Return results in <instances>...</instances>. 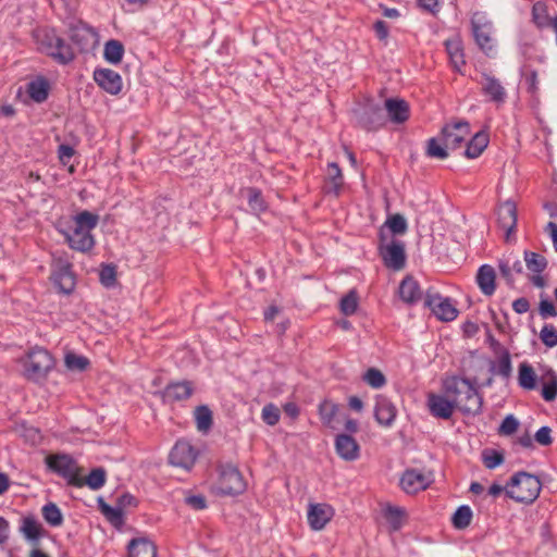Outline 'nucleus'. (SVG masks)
<instances>
[{"label": "nucleus", "instance_id": "1", "mask_svg": "<svg viewBox=\"0 0 557 557\" xmlns=\"http://www.w3.org/2000/svg\"><path fill=\"white\" fill-rule=\"evenodd\" d=\"M443 392L450 398L454 407L463 414L476 416L481 413L483 397L469 379L447 377L443 381Z\"/></svg>", "mask_w": 557, "mask_h": 557}, {"label": "nucleus", "instance_id": "33", "mask_svg": "<svg viewBox=\"0 0 557 557\" xmlns=\"http://www.w3.org/2000/svg\"><path fill=\"white\" fill-rule=\"evenodd\" d=\"M488 145V136L484 132L476 133L467 144L465 156L468 159H475L485 150Z\"/></svg>", "mask_w": 557, "mask_h": 557}, {"label": "nucleus", "instance_id": "4", "mask_svg": "<svg viewBox=\"0 0 557 557\" xmlns=\"http://www.w3.org/2000/svg\"><path fill=\"white\" fill-rule=\"evenodd\" d=\"M542 483L540 479L524 471L511 476L506 485V495L522 504H532L540 495Z\"/></svg>", "mask_w": 557, "mask_h": 557}, {"label": "nucleus", "instance_id": "19", "mask_svg": "<svg viewBox=\"0 0 557 557\" xmlns=\"http://www.w3.org/2000/svg\"><path fill=\"white\" fill-rule=\"evenodd\" d=\"M397 416V409L395 405L385 396H377L374 406V418L375 421L384 426L389 428Z\"/></svg>", "mask_w": 557, "mask_h": 557}, {"label": "nucleus", "instance_id": "23", "mask_svg": "<svg viewBox=\"0 0 557 557\" xmlns=\"http://www.w3.org/2000/svg\"><path fill=\"white\" fill-rule=\"evenodd\" d=\"M344 186V175L338 163L330 162L327 164L325 178V193L338 197Z\"/></svg>", "mask_w": 557, "mask_h": 557}, {"label": "nucleus", "instance_id": "49", "mask_svg": "<svg viewBox=\"0 0 557 557\" xmlns=\"http://www.w3.org/2000/svg\"><path fill=\"white\" fill-rule=\"evenodd\" d=\"M512 366L510 354L508 350H504L500 357L497 360L496 371L495 373L500 375L504 379H509L511 375Z\"/></svg>", "mask_w": 557, "mask_h": 557}, {"label": "nucleus", "instance_id": "44", "mask_svg": "<svg viewBox=\"0 0 557 557\" xmlns=\"http://www.w3.org/2000/svg\"><path fill=\"white\" fill-rule=\"evenodd\" d=\"M99 221V216L90 211L84 210L74 216V227L92 231Z\"/></svg>", "mask_w": 557, "mask_h": 557}, {"label": "nucleus", "instance_id": "63", "mask_svg": "<svg viewBox=\"0 0 557 557\" xmlns=\"http://www.w3.org/2000/svg\"><path fill=\"white\" fill-rule=\"evenodd\" d=\"M498 269L500 275L506 280L509 285L513 284V277L511 274V267L508 261H499Z\"/></svg>", "mask_w": 557, "mask_h": 557}, {"label": "nucleus", "instance_id": "40", "mask_svg": "<svg viewBox=\"0 0 557 557\" xmlns=\"http://www.w3.org/2000/svg\"><path fill=\"white\" fill-rule=\"evenodd\" d=\"M44 520L51 527H60L63 523V515L54 503H48L41 508Z\"/></svg>", "mask_w": 557, "mask_h": 557}, {"label": "nucleus", "instance_id": "32", "mask_svg": "<svg viewBox=\"0 0 557 557\" xmlns=\"http://www.w3.org/2000/svg\"><path fill=\"white\" fill-rule=\"evenodd\" d=\"M27 94L32 100L42 103L49 96V83L46 78L39 77L27 85Z\"/></svg>", "mask_w": 557, "mask_h": 557}, {"label": "nucleus", "instance_id": "5", "mask_svg": "<svg viewBox=\"0 0 557 557\" xmlns=\"http://www.w3.org/2000/svg\"><path fill=\"white\" fill-rule=\"evenodd\" d=\"M218 482L216 490L220 495L236 496L243 494L247 488V483L239 469L232 463H221L216 468Z\"/></svg>", "mask_w": 557, "mask_h": 557}, {"label": "nucleus", "instance_id": "53", "mask_svg": "<svg viewBox=\"0 0 557 557\" xmlns=\"http://www.w3.org/2000/svg\"><path fill=\"white\" fill-rule=\"evenodd\" d=\"M65 364L70 370L84 371L87 369L89 361L86 357L67 354L65 356Z\"/></svg>", "mask_w": 557, "mask_h": 557}, {"label": "nucleus", "instance_id": "11", "mask_svg": "<svg viewBox=\"0 0 557 557\" xmlns=\"http://www.w3.org/2000/svg\"><path fill=\"white\" fill-rule=\"evenodd\" d=\"M197 457L198 451L194 446L188 441L180 440L171 449L169 460L170 463L175 467L190 470L195 465Z\"/></svg>", "mask_w": 557, "mask_h": 557}, {"label": "nucleus", "instance_id": "14", "mask_svg": "<svg viewBox=\"0 0 557 557\" xmlns=\"http://www.w3.org/2000/svg\"><path fill=\"white\" fill-rule=\"evenodd\" d=\"M94 79L100 88L110 95H117L122 90V77L117 72L111 69L95 70Z\"/></svg>", "mask_w": 557, "mask_h": 557}, {"label": "nucleus", "instance_id": "34", "mask_svg": "<svg viewBox=\"0 0 557 557\" xmlns=\"http://www.w3.org/2000/svg\"><path fill=\"white\" fill-rule=\"evenodd\" d=\"M483 92L490 97V99L494 102H504L506 98L505 88L502 86L500 82L492 76H485L483 83Z\"/></svg>", "mask_w": 557, "mask_h": 557}, {"label": "nucleus", "instance_id": "59", "mask_svg": "<svg viewBox=\"0 0 557 557\" xmlns=\"http://www.w3.org/2000/svg\"><path fill=\"white\" fill-rule=\"evenodd\" d=\"M186 504L196 510H202L207 507V499L202 495H191L186 497Z\"/></svg>", "mask_w": 557, "mask_h": 557}, {"label": "nucleus", "instance_id": "16", "mask_svg": "<svg viewBox=\"0 0 557 557\" xmlns=\"http://www.w3.org/2000/svg\"><path fill=\"white\" fill-rule=\"evenodd\" d=\"M193 382L184 380L169 383L161 393L163 401L174 403L186 400L194 394Z\"/></svg>", "mask_w": 557, "mask_h": 557}, {"label": "nucleus", "instance_id": "13", "mask_svg": "<svg viewBox=\"0 0 557 557\" xmlns=\"http://www.w3.org/2000/svg\"><path fill=\"white\" fill-rule=\"evenodd\" d=\"M70 38L81 52H87L97 44V33L82 21L70 27Z\"/></svg>", "mask_w": 557, "mask_h": 557}, {"label": "nucleus", "instance_id": "64", "mask_svg": "<svg viewBox=\"0 0 557 557\" xmlns=\"http://www.w3.org/2000/svg\"><path fill=\"white\" fill-rule=\"evenodd\" d=\"M545 232L550 236L554 248L557 251V224L555 222H548Z\"/></svg>", "mask_w": 557, "mask_h": 557}, {"label": "nucleus", "instance_id": "20", "mask_svg": "<svg viewBox=\"0 0 557 557\" xmlns=\"http://www.w3.org/2000/svg\"><path fill=\"white\" fill-rule=\"evenodd\" d=\"M335 450L346 461L357 460L360 456V446L349 434H338L335 437Z\"/></svg>", "mask_w": 557, "mask_h": 557}, {"label": "nucleus", "instance_id": "39", "mask_svg": "<svg viewBox=\"0 0 557 557\" xmlns=\"http://www.w3.org/2000/svg\"><path fill=\"white\" fill-rule=\"evenodd\" d=\"M524 262L529 271L541 274L547 268V259L534 251H524Z\"/></svg>", "mask_w": 557, "mask_h": 557}, {"label": "nucleus", "instance_id": "31", "mask_svg": "<svg viewBox=\"0 0 557 557\" xmlns=\"http://www.w3.org/2000/svg\"><path fill=\"white\" fill-rule=\"evenodd\" d=\"M107 480V472L103 468H95L90 471V473L83 478L79 473L78 481L81 484H75V487H83L84 485H87L90 490L97 491L101 488Z\"/></svg>", "mask_w": 557, "mask_h": 557}, {"label": "nucleus", "instance_id": "10", "mask_svg": "<svg viewBox=\"0 0 557 557\" xmlns=\"http://www.w3.org/2000/svg\"><path fill=\"white\" fill-rule=\"evenodd\" d=\"M424 306L441 321L450 322L458 315L457 308L449 298H444L440 294L426 293Z\"/></svg>", "mask_w": 557, "mask_h": 557}, {"label": "nucleus", "instance_id": "7", "mask_svg": "<svg viewBox=\"0 0 557 557\" xmlns=\"http://www.w3.org/2000/svg\"><path fill=\"white\" fill-rule=\"evenodd\" d=\"M385 240L386 235L384 226H382L379 232V255L382 258L384 265L394 271L404 269L406 265L405 244L395 239L385 244Z\"/></svg>", "mask_w": 557, "mask_h": 557}, {"label": "nucleus", "instance_id": "52", "mask_svg": "<svg viewBox=\"0 0 557 557\" xmlns=\"http://www.w3.org/2000/svg\"><path fill=\"white\" fill-rule=\"evenodd\" d=\"M482 459L485 468L494 469L504 462V456L497 450H484Z\"/></svg>", "mask_w": 557, "mask_h": 557}, {"label": "nucleus", "instance_id": "54", "mask_svg": "<svg viewBox=\"0 0 557 557\" xmlns=\"http://www.w3.org/2000/svg\"><path fill=\"white\" fill-rule=\"evenodd\" d=\"M540 338L545 346L555 347L557 345V330L554 325L545 324L541 330Z\"/></svg>", "mask_w": 557, "mask_h": 557}, {"label": "nucleus", "instance_id": "17", "mask_svg": "<svg viewBox=\"0 0 557 557\" xmlns=\"http://www.w3.org/2000/svg\"><path fill=\"white\" fill-rule=\"evenodd\" d=\"M333 516L334 510L327 504H310L307 512L308 523L315 531L322 530Z\"/></svg>", "mask_w": 557, "mask_h": 557}, {"label": "nucleus", "instance_id": "41", "mask_svg": "<svg viewBox=\"0 0 557 557\" xmlns=\"http://www.w3.org/2000/svg\"><path fill=\"white\" fill-rule=\"evenodd\" d=\"M532 22L536 25L537 28H544L548 24L550 25V20L548 16L547 5L543 1H537L532 7Z\"/></svg>", "mask_w": 557, "mask_h": 557}, {"label": "nucleus", "instance_id": "15", "mask_svg": "<svg viewBox=\"0 0 557 557\" xmlns=\"http://www.w3.org/2000/svg\"><path fill=\"white\" fill-rule=\"evenodd\" d=\"M52 281L61 293L70 295L75 288V275L72 271V264L60 261L52 273Z\"/></svg>", "mask_w": 557, "mask_h": 557}, {"label": "nucleus", "instance_id": "21", "mask_svg": "<svg viewBox=\"0 0 557 557\" xmlns=\"http://www.w3.org/2000/svg\"><path fill=\"white\" fill-rule=\"evenodd\" d=\"M69 246L77 251L87 252L95 246V238L91 231L73 227L72 232L65 233Z\"/></svg>", "mask_w": 557, "mask_h": 557}, {"label": "nucleus", "instance_id": "51", "mask_svg": "<svg viewBox=\"0 0 557 557\" xmlns=\"http://www.w3.org/2000/svg\"><path fill=\"white\" fill-rule=\"evenodd\" d=\"M100 282L106 287H112L116 283V269L113 264H103L99 273Z\"/></svg>", "mask_w": 557, "mask_h": 557}, {"label": "nucleus", "instance_id": "18", "mask_svg": "<svg viewBox=\"0 0 557 557\" xmlns=\"http://www.w3.org/2000/svg\"><path fill=\"white\" fill-rule=\"evenodd\" d=\"M428 408L431 414L435 418L448 420L451 418L454 410L456 409L449 397L445 395H438L430 393L428 395Z\"/></svg>", "mask_w": 557, "mask_h": 557}, {"label": "nucleus", "instance_id": "2", "mask_svg": "<svg viewBox=\"0 0 557 557\" xmlns=\"http://www.w3.org/2000/svg\"><path fill=\"white\" fill-rule=\"evenodd\" d=\"M470 124L467 121H456L443 126L440 136L430 138L426 143V154L431 158L444 160L448 157L447 150L461 147L470 135Z\"/></svg>", "mask_w": 557, "mask_h": 557}, {"label": "nucleus", "instance_id": "58", "mask_svg": "<svg viewBox=\"0 0 557 557\" xmlns=\"http://www.w3.org/2000/svg\"><path fill=\"white\" fill-rule=\"evenodd\" d=\"M539 310L543 319H546L548 317H557V309L555 305L548 299H542L540 301Z\"/></svg>", "mask_w": 557, "mask_h": 557}, {"label": "nucleus", "instance_id": "38", "mask_svg": "<svg viewBox=\"0 0 557 557\" xmlns=\"http://www.w3.org/2000/svg\"><path fill=\"white\" fill-rule=\"evenodd\" d=\"M100 510L106 519L116 529L124 524V513L120 507H112L100 499Z\"/></svg>", "mask_w": 557, "mask_h": 557}, {"label": "nucleus", "instance_id": "45", "mask_svg": "<svg viewBox=\"0 0 557 557\" xmlns=\"http://www.w3.org/2000/svg\"><path fill=\"white\" fill-rule=\"evenodd\" d=\"M338 411V406L330 400H323L319 405V416L322 423L326 426H332L334 418Z\"/></svg>", "mask_w": 557, "mask_h": 557}, {"label": "nucleus", "instance_id": "47", "mask_svg": "<svg viewBox=\"0 0 557 557\" xmlns=\"http://www.w3.org/2000/svg\"><path fill=\"white\" fill-rule=\"evenodd\" d=\"M362 379L373 388H381L386 384L385 375L376 368L368 369Z\"/></svg>", "mask_w": 557, "mask_h": 557}, {"label": "nucleus", "instance_id": "27", "mask_svg": "<svg viewBox=\"0 0 557 557\" xmlns=\"http://www.w3.org/2000/svg\"><path fill=\"white\" fill-rule=\"evenodd\" d=\"M20 531L26 540L34 544H37L40 537L46 535L42 525L34 516H27L22 519Z\"/></svg>", "mask_w": 557, "mask_h": 557}, {"label": "nucleus", "instance_id": "37", "mask_svg": "<svg viewBox=\"0 0 557 557\" xmlns=\"http://www.w3.org/2000/svg\"><path fill=\"white\" fill-rule=\"evenodd\" d=\"M536 373L531 364L522 362L519 366L518 382L519 385L528 391L536 387Z\"/></svg>", "mask_w": 557, "mask_h": 557}, {"label": "nucleus", "instance_id": "43", "mask_svg": "<svg viewBox=\"0 0 557 557\" xmlns=\"http://www.w3.org/2000/svg\"><path fill=\"white\" fill-rule=\"evenodd\" d=\"M472 520V510L469 506L462 505L457 508L453 515V525L458 530H463L470 525Z\"/></svg>", "mask_w": 557, "mask_h": 557}, {"label": "nucleus", "instance_id": "60", "mask_svg": "<svg viewBox=\"0 0 557 557\" xmlns=\"http://www.w3.org/2000/svg\"><path fill=\"white\" fill-rule=\"evenodd\" d=\"M373 29L375 32L376 37L381 41H386L389 34L388 25L386 24V22L382 20L376 21L373 25Z\"/></svg>", "mask_w": 557, "mask_h": 557}, {"label": "nucleus", "instance_id": "28", "mask_svg": "<svg viewBox=\"0 0 557 557\" xmlns=\"http://www.w3.org/2000/svg\"><path fill=\"white\" fill-rule=\"evenodd\" d=\"M127 550L128 557H157V547L146 539H133Z\"/></svg>", "mask_w": 557, "mask_h": 557}, {"label": "nucleus", "instance_id": "46", "mask_svg": "<svg viewBox=\"0 0 557 557\" xmlns=\"http://www.w3.org/2000/svg\"><path fill=\"white\" fill-rule=\"evenodd\" d=\"M384 225L387 226L394 235H403L408 230L406 219L399 213L393 214L389 218H387Z\"/></svg>", "mask_w": 557, "mask_h": 557}, {"label": "nucleus", "instance_id": "61", "mask_svg": "<svg viewBox=\"0 0 557 557\" xmlns=\"http://www.w3.org/2000/svg\"><path fill=\"white\" fill-rule=\"evenodd\" d=\"M58 153H59L60 161L63 164H66L67 162H70V160L74 156L75 150L70 145L62 144V145L59 146Z\"/></svg>", "mask_w": 557, "mask_h": 557}, {"label": "nucleus", "instance_id": "50", "mask_svg": "<svg viewBox=\"0 0 557 557\" xmlns=\"http://www.w3.org/2000/svg\"><path fill=\"white\" fill-rule=\"evenodd\" d=\"M261 417L264 423L273 426L278 423L281 412L274 404L270 403L262 408Z\"/></svg>", "mask_w": 557, "mask_h": 557}, {"label": "nucleus", "instance_id": "3", "mask_svg": "<svg viewBox=\"0 0 557 557\" xmlns=\"http://www.w3.org/2000/svg\"><path fill=\"white\" fill-rule=\"evenodd\" d=\"M38 50L60 65H67L75 59V52L70 44L58 36L53 29L40 28L35 32Z\"/></svg>", "mask_w": 557, "mask_h": 557}, {"label": "nucleus", "instance_id": "25", "mask_svg": "<svg viewBox=\"0 0 557 557\" xmlns=\"http://www.w3.org/2000/svg\"><path fill=\"white\" fill-rule=\"evenodd\" d=\"M495 278L496 273L492 265L483 264L479 268L476 283L484 295L492 296L495 293Z\"/></svg>", "mask_w": 557, "mask_h": 557}, {"label": "nucleus", "instance_id": "48", "mask_svg": "<svg viewBox=\"0 0 557 557\" xmlns=\"http://www.w3.org/2000/svg\"><path fill=\"white\" fill-rule=\"evenodd\" d=\"M358 308V295L356 290H350L341 299V311L345 315H351Z\"/></svg>", "mask_w": 557, "mask_h": 557}, {"label": "nucleus", "instance_id": "42", "mask_svg": "<svg viewBox=\"0 0 557 557\" xmlns=\"http://www.w3.org/2000/svg\"><path fill=\"white\" fill-rule=\"evenodd\" d=\"M248 206L255 213H261L267 210V203L260 189L256 187L246 188Z\"/></svg>", "mask_w": 557, "mask_h": 557}, {"label": "nucleus", "instance_id": "62", "mask_svg": "<svg viewBox=\"0 0 557 557\" xmlns=\"http://www.w3.org/2000/svg\"><path fill=\"white\" fill-rule=\"evenodd\" d=\"M512 309L518 314L525 313L530 310V302L525 297H520L512 302Z\"/></svg>", "mask_w": 557, "mask_h": 557}, {"label": "nucleus", "instance_id": "57", "mask_svg": "<svg viewBox=\"0 0 557 557\" xmlns=\"http://www.w3.org/2000/svg\"><path fill=\"white\" fill-rule=\"evenodd\" d=\"M552 429L549 426H542L534 435V440L542 446H548L553 443Z\"/></svg>", "mask_w": 557, "mask_h": 557}, {"label": "nucleus", "instance_id": "12", "mask_svg": "<svg viewBox=\"0 0 557 557\" xmlns=\"http://www.w3.org/2000/svg\"><path fill=\"white\" fill-rule=\"evenodd\" d=\"M496 214L499 227L505 231V240L510 242L516 232L518 221V212L515 201L506 200L499 203Z\"/></svg>", "mask_w": 557, "mask_h": 557}, {"label": "nucleus", "instance_id": "55", "mask_svg": "<svg viewBox=\"0 0 557 557\" xmlns=\"http://www.w3.org/2000/svg\"><path fill=\"white\" fill-rule=\"evenodd\" d=\"M518 428L519 421L512 414H509L503 420L498 431L499 434L511 435L518 430Z\"/></svg>", "mask_w": 557, "mask_h": 557}, {"label": "nucleus", "instance_id": "56", "mask_svg": "<svg viewBox=\"0 0 557 557\" xmlns=\"http://www.w3.org/2000/svg\"><path fill=\"white\" fill-rule=\"evenodd\" d=\"M557 396V376L553 375L552 380L543 384L542 397L546 401H553Z\"/></svg>", "mask_w": 557, "mask_h": 557}, {"label": "nucleus", "instance_id": "6", "mask_svg": "<svg viewBox=\"0 0 557 557\" xmlns=\"http://www.w3.org/2000/svg\"><path fill=\"white\" fill-rule=\"evenodd\" d=\"M45 462L51 472L63 478L69 485L81 484L78 481L81 468L71 455L64 453L51 454L46 457Z\"/></svg>", "mask_w": 557, "mask_h": 557}, {"label": "nucleus", "instance_id": "9", "mask_svg": "<svg viewBox=\"0 0 557 557\" xmlns=\"http://www.w3.org/2000/svg\"><path fill=\"white\" fill-rule=\"evenodd\" d=\"M433 483L432 472H424L417 469H406L400 479L399 485L407 494H417L426 490Z\"/></svg>", "mask_w": 557, "mask_h": 557}, {"label": "nucleus", "instance_id": "26", "mask_svg": "<svg viewBox=\"0 0 557 557\" xmlns=\"http://www.w3.org/2000/svg\"><path fill=\"white\" fill-rule=\"evenodd\" d=\"M385 121H386V119H385L383 109L376 104L369 106L364 110V112L360 119V123L368 131L377 129L379 127H381L385 124Z\"/></svg>", "mask_w": 557, "mask_h": 557}, {"label": "nucleus", "instance_id": "35", "mask_svg": "<svg viewBox=\"0 0 557 557\" xmlns=\"http://www.w3.org/2000/svg\"><path fill=\"white\" fill-rule=\"evenodd\" d=\"M197 430L207 433L213 424L212 411L207 405H200L194 411Z\"/></svg>", "mask_w": 557, "mask_h": 557}, {"label": "nucleus", "instance_id": "22", "mask_svg": "<svg viewBox=\"0 0 557 557\" xmlns=\"http://www.w3.org/2000/svg\"><path fill=\"white\" fill-rule=\"evenodd\" d=\"M385 110L388 119L396 124H401L409 119L410 110L407 101L398 98L385 100Z\"/></svg>", "mask_w": 557, "mask_h": 557}, {"label": "nucleus", "instance_id": "24", "mask_svg": "<svg viewBox=\"0 0 557 557\" xmlns=\"http://www.w3.org/2000/svg\"><path fill=\"white\" fill-rule=\"evenodd\" d=\"M472 33L475 39V42L482 50H491V24L482 23L481 18H478V15H474L471 20Z\"/></svg>", "mask_w": 557, "mask_h": 557}, {"label": "nucleus", "instance_id": "30", "mask_svg": "<svg viewBox=\"0 0 557 557\" xmlns=\"http://www.w3.org/2000/svg\"><path fill=\"white\" fill-rule=\"evenodd\" d=\"M445 46L451 65L456 71L461 72V67L466 64L461 41L459 39H449L446 40Z\"/></svg>", "mask_w": 557, "mask_h": 557}, {"label": "nucleus", "instance_id": "36", "mask_svg": "<svg viewBox=\"0 0 557 557\" xmlns=\"http://www.w3.org/2000/svg\"><path fill=\"white\" fill-rule=\"evenodd\" d=\"M124 55V46L116 39H110L104 44L103 57L111 64H119Z\"/></svg>", "mask_w": 557, "mask_h": 557}, {"label": "nucleus", "instance_id": "29", "mask_svg": "<svg viewBox=\"0 0 557 557\" xmlns=\"http://www.w3.org/2000/svg\"><path fill=\"white\" fill-rule=\"evenodd\" d=\"M399 296L407 304H414L421 298L419 283L411 276H406L399 285Z\"/></svg>", "mask_w": 557, "mask_h": 557}, {"label": "nucleus", "instance_id": "8", "mask_svg": "<svg viewBox=\"0 0 557 557\" xmlns=\"http://www.w3.org/2000/svg\"><path fill=\"white\" fill-rule=\"evenodd\" d=\"M53 366L54 360L49 351L41 347H35L27 355L25 375L29 380L38 381L46 377Z\"/></svg>", "mask_w": 557, "mask_h": 557}]
</instances>
